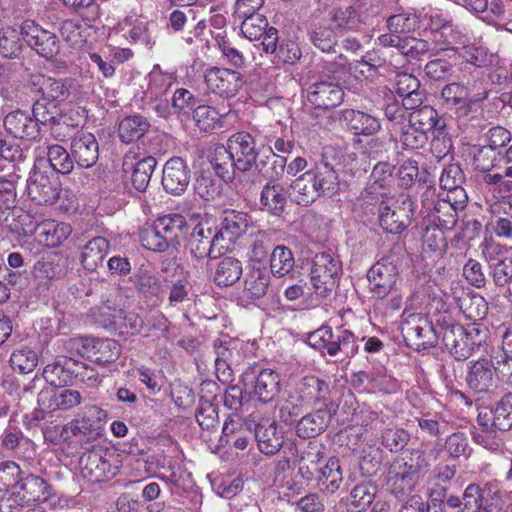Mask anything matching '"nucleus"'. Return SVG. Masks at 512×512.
Here are the masks:
<instances>
[{
    "label": "nucleus",
    "mask_w": 512,
    "mask_h": 512,
    "mask_svg": "<svg viewBox=\"0 0 512 512\" xmlns=\"http://www.w3.org/2000/svg\"><path fill=\"white\" fill-rule=\"evenodd\" d=\"M289 197H292L289 187H285L278 181H267L260 193V210L280 217L286 211Z\"/></svg>",
    "instance_id": "5701e85b"
},
{
    "label": "nucleus",
    "mask_w": 512,
    "mask_h": 512,
    "mask_svg": "<svg viewBox=\"0 0 512 512\" xmlns=\"http://www.w3.org/2000/svg\"><path fill=\"white\" fill-rule=\"evenodd\" d=\"M329 19L334 24L335 31L339 32L356 30L362 23L352 4L332 8Z\"/></svg>",
    "instance_id": "603ef678"
},
{
    "label": "nucleus",
    "mask_w": 512,
    "mask_h": 512,
    "mask_svg": "<svg viewBox=\"0 0 512 512\" xmlns=\"http://www.w3.org/2000/svg\"><path fill=\"white\" fill-rule=\"evenodd\" d=\"M75 359L58 356L53 363L45 366L43 377L55 387L66 386L74 380Z\"/></svg>",
    "instance_id": "72a5a7b5"
},
{
    "label": "nucleus",
    "mask_w": 512,
    "mask_h": 512,
    "mask_svg": "<svg viewBox=\"0 0 512 512\" xmlns=\"http://www.w3.org/2000/svg\"><path fill=\"white\" fill-rule=\"evenodd\" d=\"M462 496L449 494L446 487L436 486L428 492L426 512H460Z\"/></svg>",
    "instance_id": "58836bf2"
},
{
    "label": "nucleus",
    "mask_w": 512,
    "mask_h": 512,
    "mask_svg": "<svg viewBox=\"0 0 512 512\" xmlns=\"http://www.w3.org/2000/svg\"><path fill=\"white\" fill-rule=\"evenodd\" d=\"M344 97V91L339 82L328 76L309 86L307 99L315 108L329 110L339 106Z\"/></svg>",
    "instance_id": "2eb2a0df"
},
{
    "label": "nucleus",
    "mask_w": 512,
    "mask_h": 512,
    "mask_svg": "<svg viewBox=\"0 0 512 512\" xmlns=\"http://www.w3.org/2000/svg\"><path fill=\"white\" fill-rule=\"evenodd\" d=\"M254 437L261 453L276 454L284 444V433L275 421L263 419L254 426Z\"/></svg>",
    "instance_id": "bb28decb"
},
{
    "label": "nucleus",
    "mask_w": 512,
    "mask_h": 512,
    "mask_svg": "<svg viewBox=\"0 0 512 512\" xmlns=\"http://www.w3.org/2000/svg\"><path fill=\"white\" fill-rule=\"evenodd\" d=\"M69 79H56L42 74L32 75L30 85L32 92L39 95L37 99L64 102L70 95Z\"/></svg>",
    "instance_id": "412c9836"
},
{
    "label": "nucleus",
    "mask_w": 512,
    "mask_h": 512,
    "mask_svg": "<svg viewBox=\"0 0 512 512\" xmlns=\"http://www.w3.org/2000/svg\"><path fill=\"white\" fill-rule=\"evenodd\" d=\"M377 212L379 225L386 233L400 234L407 228L401 212L392 209L387 201L378 202Z\"/></svg>",
    "instance_id": "8fccbe9b"
},
{
    "label": "nucleus",
    "mask_w": 512,
    "mask_h": 512,
    "mask_svg": "<svg viewBox=\"0 0 512 512\" xmlns=\"http://www.w3.org/2000/svg\"><path fill=\"white\" fill-rule=\"evenodd\" d=\"M330 392V386L326 381L315 376H305L301 381L299 394L297 395L301 397L303 402L307 400L326 404Z\"/></svg>",
    "instance_id": "09e8293b"
},
{
    "label": "nucleus",
    "mask_w": 512,
    "mask_h": 512,
    "mask_svg": "<svg viewBox=\"0 0 512 512\" xmlns=\"http://www.w3.org/2000/svg\"><path fill=\"white\" fill-rule=\"evenodd\" d=\"M493 414L494 425L498 430L508 431L512 428V394H507L500 399Z\"/></svg>",
    "instance_id": "774afa93"
},
{
    "label": "nucleus",
    "mask_w": 512,
    "mask_h": 512,
    "mask_svg": "<svg viewBox=\"0 0 512 512\" xmlns=\"http://www.w3.org/2000/svg\"><path fill=\"white\" fill-rule=\"evenodd\" d=\"M295 260L292 251L284 246H276L270 255V268L268 269L275 277H284L294 268Z\"/></svg>",
    "instance_id": "5fc2aeb1"
},
{
    "label": "nucleus",
    "mask_w": 512,
    "mask_h": 512,
    "mask_svg": "<svg viewBox=\"0 0 512 512\" xmlns=\"http://www.w3.org/2000/svg\"><path fill=\"white\" fill-rule=\"evenodd\" d=\"M339 185V176L334 167L326 161H320L293 180L289 189L294 202L308 206L321 195L337 192Z\"/></svg>",
    "instance_id": "f03ea898"
},
{
    "label": "nucleus",
    "mask_w": 512,
    "mask_h": 512,
    "mask_svg": "<svg viewBox=\"0 0 512 512\" xmlns=\"http://www.w3.org/2000/svg\"><path fill=\"white\" fill-rule=\"evenodd\" d=\"M160 478L172 487L184 491L192 486L191 474L174 458L165 459Z\"/></svg>",
    "instance_id": "a18cd8bd"
},
{
    "label": "nucleus",
    "mask_w": 512,
    "mask_h": 512,
    "mask_svg": "<svg viewBox=\"0 0 512 512\" xmlns=\"http://www.w3.org/2000/svg\"><path fill=\"white\" fill-rule=\"evenodd\" d=\"M340 119L354 135L370 137L381 130V122L377 117L360 110L344 109Z\"/></svg>",
    "instance_id": "c756f323"
},
{
    "label": "nucleus",
    "mask_w": 512,
    "mask_h": 512,
    "mask_svg": "<svg viewBox=\"0 0 512 512\" xmlns=\"http://www.w3.org/2000/svg\"><path fill=\"white\" fill-rule=\"evenodd\" d=\"M154 224L170 246L179 245L180 239L188 232V224L185 217L178 213L158 217Z\"/></svg>",
    "instance_id": "e433bc0d"
},
{
    "label": "nucleus",
    "mask_w": 512,
    "mask_h": 512,
    "mask_svg": "<svg viewBox=\"0 0 512 512\" xmlns=\"http://www.w3.org/2000/svg\"><path fill=\"white\" fill-rule=\"evenodd\" d=\"M81 402L82 396L79 391L72 389H59L55 390L50 396L47 409H50L51 411H67L80 405Z\"/></svg>",
    "instance_id": "0e129e2a"
},
{
    "label": "nucleus",
    "mask_w": 512,
    "mask_h": 512,
    "mask_svg": "<svg viewBox=\"0 0 512 512\" xmlns=\"http://www.w3.org/2000/svg\"><path fill=\"white\" fill-rule=\"evenodd\" d=\"M110 249L109 241L101 236L91 237L81 248L80 263L84 269L95 271Z\"/></svg>",
    "instance_id": "c9c22d12"
},
{
    "label": "nucleus",
    "mask_w": 512,
    "mask_h": 512,
    "mask_svg": "<svg viewBox=\"0 0 512 512\" xmlns=\"http://www.w3.org/2000/svg\"><path fill=\"white\" fill-rule=\"evenodd\" d=\"M316 479L318 484L330 493L339 489L343 480L339 460L334 457L330 458L325 466L320 469Z\"/></svg>",
    "instance_id": "4d7b16f0"
},
{
    "label": "nucleus",
    "mask_w": 512,
    "mask_h": 512,
    "mask_svg": "<svg viewBox=\"0 0 512 512\" xmlns=\"http://www.w3.org/2000/svg\"><path fill=\"white\" fill-rule=\"evenodd\" d=\"M10 366L22 374L32 372L38 364L37 353L28 347L15 350L10 356Z\"/></svg>",
    "instance_id": "338daca9"
},
{
    "label": "nucleus",
    "mask_w": 512,
    "mask_h": 512,
    "mask_svg": "<svg viewBox=\"0 0 512 512\" xmlns=\"http://www.w3.org/2000/svg\"><path fill=\"white\" fill-rule=\"evenodd\" d=\"M224 214L221 227H218V230L223 231V239L227 236L228 241L232 242L247 232L250 218L246 213L230 210Z\"/></svg>",
    "instance_id": "3c124183"
},
{
    "label": "nucleus",
    "mask_w": 512,
    "mask_h": 512,
    "mask_svg": "<svg viewBox=\"0 0 512 512\" xmlns=\"http://www.w3.org/2000/svg\"><path fill=\"white\" fill-rule=\"evenodd\" d=\"M32 112L39 126L48 127L64 110L61 107V102L36 99L32 106Z\"/></svg>",
    "instance_id": "680f3d73"
},
{
    "label": "nucleus",
    "mask_w": 512,
    "mask_h": 512,
    "mask_svg": "<svg viewBox=\"0 0 512 512\" xmlns=\"http://www.w3.org/2000/svg\"><path fill=\"white\" fill-rule=\"evenodd\" d=\"M503 505L497 482L469 484L462 493L460 512H498Z\"/></svg>",
    "instance_id": "6e6552de"
},
{
    "label": "nucleus",
    "mask_w": 512,
    "mask_h": 512,
    "mask_svg": "<svg viewBox=\"0 0 512 512\" xmlns=\"http://www.w3.org/2000/svg\"><path fill=\"white\" fill-rule=\"evenodd\" d=\"M81 476L90 483H99L117 474L118 467L111 463L99 451L90 450L79 459Z\"/></svg>",
    "instance_id": "a211bd4d"
},
{
    "label": "nucleus",
    "mask_w": 512,
    "mask_h": 512,
    "mask_svg": "<svg viewBox=\"0 0 512 512\" xmlns=\"http://www.w3.org/2000/svg\"><path fill=\"white\" fill-rule=\"evenodd\" d=\"M242 273V262L238 258L226 256L216 265L213 281L218 287H229L241 278Z\"/></svg>",
    "instance_id": "79ce46f5"
},
{
    "label": "nucleus",
    "mask_w": 512,
    "mask_h": 512,
    "mask_svg": "<svg viewBox=\"0 0 512 512\" xmlns=\"http://www.w3.org/2000/svg\"><path fill=\"white\" fill-rule=\"evenodd\" d=\"M110 325L119 335H137L144 328V320L133 311L120 309L112 314Z\"/></svg>",
    "instance_id": "49530a36"
},
{
    "label": "nucleus",
    "mask_w": 512,
    "mask_h": 512,
    "mask_svg": "<svg viewBox=\"0 0 512 512\" xmlns=\"http://www.w3.org/2000/svg\"><path fill=\"white\" fill-rule=\"evenodd\" d=\"M493 375V364L487 359H480L470 366L466 382L475 393L487 392L493 385Z\"/></svg>",
    "instance_id": "4c0bfd02"
},
{
    "label": "nucleus",
    "mask_w": 512,
    "mask_h": 512,
    "mask_svg": "<svg viewBox=\"0 0 512 512\" xmlns=\"http://www.w3.org/2000/svg\"><path fill=\"white\" fill-rule=\"evenodd\" d=\"M12 493L25 504L44 502L50 496V485L42 477L24 471Z\"/></svg>",
    "instance_id": "a878e982"
},
{
    "label": "nucleus",
    "mask_w": 512,
    "mask_h": 512,
    "mask_svg": "<svg viewBox=\"0 0 512 512\" xmlns=\"http://www.w3.org/2000/svg\"><path fill=\"white\" fill-rule=\"evenodd\" d=\"M436 324L446 349L458 361L468 359L485 346L490 337L485 324L473 322L465 327L446 312L436 314Z\"/></svg>",
    "instance_id": "f257e3e1"
},
{
    "label": "nucleus",
    "mask_w": 512,
    "mask_h": 512,
    "mask_svg": "<svg viewBox=\"0 0 512 512\" xmlns=\"http://www.w3.org/2000/svg\"><path fill=\"white\" fill-rule=\"evenodd\" d=\"M419 17L415 13L403 12L390 15L386 19V27L388 32L380 36H392L397 38L408 35L419 28Z\"/></svg>",
    "instance_id": "c03bdc74"
},
{
    "label": "nucleus",
    "mask_w": 512,
    "mask_h": 512,
    "mask_svg": "<svg viewBox=\"0 0 512 512\" xmlns=\"http://www.w3.org/2000/svg\"><path fill=\"white\" fill-rule=\"evenodd\" d=\"M70 151L75 163L80 168L94 166L99 158V144L96 137L86 131H80L72 137Z\"/></svg>",
    "instance_id": "b1692460"
},
{
    "label": "nucleus",
    "mask_w": 512,
    "mask_h": 512,
    "mask_svg": "<svg viewBox=\"0 0 512 512\" xmlns=\"http://www.w3.org/2000/svg\"><path fill=\"white\" fill-rule=\"evenodd\" d=\"M29 198L38 205H53L59 199L61 185L45 172L34 169L27 180Z\"/></svg>",
    "instance_id": "4468645a"
},
{
    "label": "nucleus",
    "mask_w": 512,
    "mask_h": 512,
    "mask_svg": "<svg viewBox=\"0 0 512 512\" xmlns=\"http://www.w3.org/2000/svg\"><path fill=\"white\" fill-rule=\"evenodd\" d=\"M422 206L427 216L433 217L432 222L436 224L439 229L452 230L457 224V211L451 197L448 196L447 200H440L435 198V188L427 187L421 196Z\"/></svg>",
    "instance_id": "ddd939ff"
},
{
    "label": "nucleus",
    "mask_w": 512,
    "mask_h": 512,
    "mask_svg": "<svg viewBox=\"0 0 512 512\" xmlns=\"http://www.w3.org/2000/svg\"><path fill=\"white\" fill-rule=\"evenodd\" d=\"M324 458L323 447L317 441H309L299 457V475L306 481L316 479Z\"/></svg>",
    "instance_id": "473e14b6"
},
{
    "label": "nucleus",
    "mask_w": 512,
    "mask_h": 512,
    "mask_svg": "<svg viewBox=\"0 0 512 512\" xmlns=\"http://www.w3.org/2000/svg\"><path fill=\"white\" fill-rule=\"evenodd\" d=\"M22 38L39 56L51 60L61 49L57 35L36 23L25 20L21 24Z\"/></svg>",
    "instance_id": "9b49d317"
},
{
    "label": "nucleus",
    "mask_w": 512,
    "mask_h": 512,
    "mask_svg": "<svg viewBox=\"0 0 512 512\" xmlns=\"http://www.w3.org/2000/svg\"><path fill=\"white\" fill-rule=\"evenodd\" d=\"M271 275L266 266L252 265L244 280V293L247 298H263L268 292Z\"/></svg>",
    "instance_id": "f704fd0d"
},
{
    "label": "nucleus",
    "mask_w": 512,
    "mask_h": 512,
    "mask_svg": "<svg viewBox=\"0 0 512 512\" xmlns=\"http://www.w3.org/2000/svg\"><path fill=\"white\" fill-rule=\"evenodd\" d=\"M337 410L338 405L331 401L326 403L324 407L304 415L296 424L297 436L307 439L320 435L326 430Z\"/></svg>",
    "instance_id": "f3484780"
},
{
    "label": "nucleus",
    "mask_w": 512,
    "mask_h": 512,
    "mask_svg": "<svg viewBox=\"0 0 512 512\" xmlns=\"http://www.w3.org/2000/svg\"><path fill=\"white\" fill-rule=\"evenodd\" d=\"M378 43L382 47L396 48L404 56L417 58L429 51V43L420 38L409 35L393 38L392 36H379Z\"/></svg>",
    "instance_id": "2f4dec72"
},
{
    "label": "nucleus",
    "mask_w": 512,
    "mask_h": 512,
    "mask_svg": "<svg viewBox=\"0 0 512 512\" xmlns=\"http://www.w3.org/2000/svg\"><path fill=\"white\" fill-rule=\"evenodd\" d=\"M129 280L133 283L140 297L146 300L158 298L161 292V282L154 272L147 267H139Z\"/></svg>",
    "instance_id": "ea45409f"
},
{
    "label": "nucleus",
    "mask_w": 512,
    "mask_h": 512,
    "mask_svg": "<svg viewBox=\"0 0 512 512\" xmlns=\"http://www.w3.org/2000/svg\"><path fill=\"white\" fill-rule=\"evenodd\" d=\"M191 170L181 157H172L164 165L161 183L171 195H181L190 183Z\"/></svg>",
    "instance_id": "6ab92c4d"
},
{
    "label": "nucleus",
    "mask_w": 512,
    "mask_h": 512,
    "mask_svg": "<svg viewBox=\"0 0 512 512\" xmlns=\"http://www.w3.org/2000/svg\"><path fill=\"white\" fill-rule=\"evenodd\" d=\"M208 89L224 98H229L242 88L243 79L240 72L228 68L212 67L205 74Z\"/></svg>",
    "instance_id": "dca6fc26"
},
{
    "label": "nucleus",
    "mask_w": 512,
    "mask_h": 512,
    "mask_svg": "<svg viewBox=\"0 0 512 512\" xmlns=\"http://www.w3.org/2000/svg\"><path fill=\"white\" fill-rule=\"evenodd\" d=\"M20 176L16 172L0 175V209H11L17 204V185Z\"/></svg>",
    "instance_id": "e2e57ef3"
},
{
    "label": "nucleus",
    "mask_w": 512,
    "mask_h": 512,
    "mask_svg": "<svg viewBox=\"0 0 512 512\" xmlns=\"http://www.w3.org/2000/svg\"><path fill=\"white\" fill-rule=\"evenodd\" d=\"M207 159L221 180L229 183L236 179L238 165L227 144H215L209 149Z\"/></svg>",
    "instance_id": "c85d7f7f"
},
{
    "label": "nucleus",
    "mask_w": 512,
    "mask_h": 512,
    "mask_svg": "<svg viewBox=\"0 0 512 512\" xmlns=\"http://www.w3.org/2000/svg\"><path fill=\"white\" fill-rule=\"evenodd\" d=\"M241 377L248 394L262 404L272 403L281 393V376L273 369L249 368Z\"/></svg>",
    "instance_id": "0eeeda50"
},
{
    "label": "nucleus",
    "mask_w": 512,
    "mask_h": 512,
    "mask_svg": "<svg viewBox=\"0 0 512 512\" xmlns=\"http://www.w3.org/2000/svg\"><path fill=\"white\" fill-rule=\"evenodd\" d=\"M156 165L157 161L153 156L144 157L135 164L130 163L132 168L131 181L137 191L144 192L147 189Z\"/></svg>",
    "instance_id": "864d4df0"
},
{
    "label": "nucleus",
    "mask_w": 512,
    "mask_h": 512,
    "mask_svg": "<svg viewBox=\"0 0 512 512\" xmlns=\"http://www.w3.org/2000/svg\"><path fill=\"white\" fill-rule=\"evenodd\" d=\"M229 151L232 153L234 160L238 165L236 188L239 193H247L255 186L256 181L248 179L249 172L255 164V160L260 155L256 147L255 138L247 132H238L231 135L227 140Z\"/></svg>",
    "instance_id": "20e7f679"
},
{
    "label": "nucleus",
    "mask_w": 512,
    "mask_h": 512,
    "mask_svg": "<svg viewBox=\"0 0 512 512\" xmlns=\"http://www.w3.org/2000/svg\"><path fill=\"white\" fill-rule=\"evenodd\" d=\"M150 123L142 115H131L123 118L119 123L118 135L122 142L131 143L142 136L149 130Z\"/></svg>",
    "instance_id": "de8ad7c7"
},
{
    "label": "nucleus",
    "mask_w": 512,
    "mask_h": 512,
    "mask_svg": "<svg viewBox=\"0 0 512 512\" xmlns=\"http://www.w3.org/2000/svg\"><path fill=\"white\" fill-rule=\"evenodd\" d=\"M47 159L54 171L61 174H69L74 168L75 161L72 153L63 146L53 144L47 147Z\"/></svg>",
    "instance_id": "bf43d9fd"
},
{
    "label": "nucleus",
    "mask_w": 512,
    "mask_h": 512,
    "mask_svg": "<svg viewBox=\"0 0 512 512\" xmlns=\"http://www.w3.org/2000/svg\"><path fill=\"white\" fill-rule=\"evenodd\" d=\"M429 134L413 122L403 123L400 131V142L408 149H420L426 145Z\"/></svg>",
    "instance_id": "69168bd1"
},
{
    "label": "nucleus",
    "mask_w": 512,
    "mask_h": 512,
    "mask_svg": "<svg viewBox=\"0 0 512 512\" xmlns=\"http://www.w3.org/2000/svg\"><path fill=\"white\" fill-rule=\"evenodd\" d=\"M409 122L421 127L428 134L435 129L442 128L440 125V117L438 112L430 105H424L419 109L412 111L408 115Z\"/></svg>",
    "instance_id": "052dcab7"
},
{
    "label": "nucleus",
    "mask_w": 512,
    "mask_h": 512,
    "mask_svg": "<svg viewBox=\"0 0 512 512\" xmlns=\"http://www.w3.org/2000/svg\"><path fill=\"white\" fill-rule=\"evenodd\" d=\"M459 309L466 318L476 322L486 317L489 307L483 296L472 291L467 296H463Z\"/></svg>",
    "instance_id": "13d9d810"
},
{
    "label": "nucleus",
    "mask_w": 512,
    "mask_h": 512,
    "mask_svg": "<svg viewBox=\"0 0 512 512\" xmlns=\"http://www.w3.org/2000/svg\"><path fill=\"white\" fill-rule=\"evenodd\" d=\"M106 412L95 405L86 406L71 422L65 425L61 431L64 440L69 438V433L74 436L82 435L87 440H94L103 435L106 423Z\"/></svg>",
    "instance_id": "9d476101"
},
{
    "label": "nucleus",
    "mask_w": 512,
    "mask_h": 512,
    "mask_svg": "<svg viewBox=\"0 0 512 512\" xmlns=\"http://www.w3.org/2000/svg\"><path fill=\"white\" fill-rule=\"evenodd\" d=\"M223 240V231L210 220H202L192 229L186 249L193 260L200 262L205 258L215 259L221 255L219 242Z\"/></svg>",
    "instance_id": "423d86ee"
},
{
    "label": "nucleus",
    "mask_w": 512,
    "mask_h": 512,
    "mask_svg": "<svg viewBox=\"0 0 512 512\" xmlns=\"http://www.w3.org/2000/svg\"><path fill=\"white\" fill-rule=\"evenodd\" d=\"M215 358V374L222 384L232 383L234 373L231 368L232 359L239 353V342L236 339L223 337L213 341Z\"/></svg>",
    "instance_id": "aec40b11"
},
{
    "label": "nucleus",
    "mask_w": 512,
    "mask_h": 512,
    "mask_svg": "<svg viewBox=\"0 0 512 512\" xmlns=\"http://www.w3.org/2000/svg\"><path fill=\"white\" fill-rule=\"evenodd\" d=\"M1 279L9 285L25 286L31 276L32 260L28 254L12 252L7 257V266L2 265Z\"/></svg>",
    "instance_id": "cd10ccee"
},
{
    "label": "nucleus",
    "mask_w": 512,
    "mask_h": 512,
    "mask_svg": "<svg viewBox=\"0 0 512 512\" xmlns=\"http://www.w3.org/2000/svg\"><path fill=\"white\" fill-rule=\"evenodd\" d=\"M401 334L408 347L426 350L437 345L441 333L437 324H433L420 313L402 314Z\"/></svg>",
    "instance_id": "39448f33"
},
{
    "label": "nucleus",
    "mask_w": 512,
    "mask_h": 512,
    "mask_svg": "<svg viewBox=\"0 0 512 512\" xmlns=\"http://www.w3.org/2000/svg\"><path fill=\"white\" fill-rule=\"evenodd\" d=\"M311 44L323 53L335 54L338 48V38L333 27L326 24L311 25L307 31Z\"/></svg>",
    "instance_id": "a19ab883"
},
{
    "label": "nucleus",
    "mask_w": 512,
    "mask_h": 512,
    "mask_svg": "<svg viewBox=\"0 0 512 512\" xmlns=\"http://www.w3.org/2000/svg\"><path fill=\"white\" fill-rule=\"evenodd\" d=\"M398 267L391 255L377 261L368 271L370 290L378 299H384L395 288L398 279Z\"/></svg>",
    "instance_id": "f8f14e48"
},
{
    "label": "nucleus",
    "mask_w": 512,
    "mask_h": 512,
    "mask_svg": "<svg viewBox=\"0 0 512 512\" xmlns=\"http://www.w3.org/2000/svg\"><path fill=\"white\" fill-rule=\"evenodd\" d=\"M427 467L428 462L419 450L396 457L388 470L387 485L397 498H401L413 490L420 473Z\"/></svg>",
    "instance_id": "7ed1b4c3"
},
{
    "label": "nucleus",
    "mask_w": 512,
    "mask_h": 512,
    "mask_svg": "<svg viewBox=\"0 0 512 512\" xmlns=\"http://www.w3.org/2000/svg\"><path fill=\"white\" fill-rule=\"evenodd\" d=\"M341 272V264L333 255L326 252L317 253L310 268V280L314 292L322 298L328 295L337 286Z\"/></svg>",
    "instance_id": "1a4fd4ad"
},
{
    "label": "nucleus",
    "mask_w": 512,
    "mask_h": 512,
    "mask_svg": "<svg viewBox=\"0 0 512 512\" xmlns=\"http://www.w3.org/2000/svg\"><path fill=\"white\" fill-rule=\"evenodd\" d=\"M359 345L356 336L349 330L337 328L332 338L329 355L345 360L357 354Z\"/></svg>",
    "instance_id": "37998d69"
},
{
    "label": "nucleus",
    "mask_w": 512,
    "mask_h": 512,
    "mask_svg": "<svg viewBox=\"0 0 512 512\" xmlns=\"http://www.w3.org/2000/svg\"><path fill=\"white\" fill-rule=\"evenodd\" d=\"M441 96L447 107L467 114L468 111H472L474 104L482 102L487 98V93L484 91L481 94H471L464 85L454 82L443 87Z\"/></svg>",
    "instance_id": "393cba45"
},
{
    "label": "nucleus",
    "mask_w": 512,
    "mask_h": 512,
    "mask_svg": "<svg viewBox=\"0 0 512 512\" xmlns=\"http://www.w3.org/2000/svg\"><path fill=\"white\" fill-rule=\"evenodd\" d=\"M83 349L87 357L98 364L113 363L121 354V346L114 339L85 340Z\"/></svg>",
    "instance_id": "7c9ffc66"
},
{
    "label": "nucleus",
    "mask_w": 512,
    "mask_h": 512,
    "mask_svg": "<svg viewBox=\"0 0 512 512\" xmlns=\"http://www.w3.org/2000/svg\"><path fill=\"white\" fill-rule=\"evenodd\" d=\"M22 31L6 26L0 28V55L14 59L19 57L23 50Z\"/></svg>",
    "instance_id": "6e6d98bb"
},
{
    "label": "nucleus",
    "mask_w": 512,
    "mask_h": 512,
    "mask_svg": "<svg viewBox=\"0 0 512 512\" xmlns=\"http://www.w3.org/2000/svg\"><path fill=\"white\" fill-rule=\"evenodd\" d=\"M5 130L14 138L21 140L35 139L39 132V123L36 121L33 112L16 109L9 112L3 119Z\"/></svg>",
    "instance_id": "4be33fe9"
}]
</instances>
